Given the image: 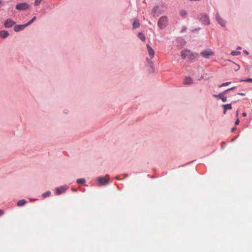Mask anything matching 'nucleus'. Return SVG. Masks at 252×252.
<instances>
[{"mask_svg": "<svg viewBox=\"0 0 252 252\" xmlns=\"http://www.w3.org/2000/svg\"><path fill=\"white\" fill-rule=\"evenodd\" d=\"M41 0H35V1H34V5L36 6L38 5L41 2Z\"/></svg>", "mask_w": 252, "mask_h": 252, "instance_id": "27", "label": "nucleus"}, {"mask_svg": "<svg viewBox=\"0 0 252 252\" xmlns=\"http://www.w3.org/2000/svg\"><path fill=\"white\" fill-rule=\"evenodd\" d=\"M15 24V22L10 19H7L4 23V26L6 28L12 27Z\"/></svg>", "mask_w": 252, "mask_h": 252, "instance_id": "5", "label": "nucleus"}, {"mask_svg": "<svg viewBox=\"0 0 252 252\" xmlns=\"http://www.w3.org/2000/svg\"><path fill=\"white\" fill-rule=\"evenodd\" d=\"M29 5L27 3H20L16 5V9L19 10H25L29 8Z\"/></svg>", "mask_w": 252, "mask_h": 252, "instance_id": "4", "label": "nucleus"}, {"mask_svg": "<svg viewBox=\"0 0 252 252\" xmlns=\"http://www.w3.org/2000/svg\"><path fill=\"white\" fill-rule=\"evenodd\" d=\"M98 182L100 185H105L108 182V180L105 178L100 177L98 178Z\"/></svg>", "mask_w": 252, "mask_h": 252, "instance_id": "8", "label": "nucleus"}, {"mask_svg": "<svg viewBox=\"0 0 252 252\" xmlns=\"http://www.w3.org/2000/svg\"><path fill=\"white\" fill-rule=\"evenodd\" d=\"M139 26H140V23L139 22V21L137 20H135L132 24L133 28V29L137 28L139 27Z\"/></svg>", "mask_w": 252, "mask_h": 252, "instance_id": "16", "label": "nucleus"}, {"mask_svg": "<svg viewBox=\"0 0 252 252\" xmlns=\"http://www.w3.org/2000/svg\"><path fill=\"white\" fill-rule=\"evenodd\" d=\"M4 214L3 210L0 209V216H2Z\"/></svg>", "mask_w": 252, "mask_h": 252, "instance_id": "30", "label": "nucleus"}, {"mask_svg": "<svg viewBox=\"0 0 252 252\" xmlns=\"http://www.w3.org/2000/svg\"><path fill=\"white\" fill-rule=\"evenodd\" d=\"M245 53H246V54H248V52L247 51H245Z\"/></svg>", "mask_w": 252, "mask_h": 252, "instance_id": "35", "label": "nucleus"}, {"mask_svg": "<svg viewBox=\"0 0 252 252\" xmlns=\"http://www.w3.org/2000/svg\"><path fill=\"white\" fill-rule=\"evenodd\" d=\"M158 6H155L153 8L151 13L154 17H156L161 14L158 12Z\"/></svg>", "mask_w": 252, "mask_h": 252, "instance_id": "6", "label": "nucleus"}, {"mask_svg": "<svg viewBox=\"0 0 252 252\" xmlns=\"http://www.w3.org/2000/svg\"><path fill=\"white\" fill-rule=\"evenodd\" d=\"M216 19L217 21L220 23V25H221V26H224L225 22L221 19V17L218 14H217L216 15Z\"/></svg>", "mask_w": 252, "mask_h": 252, "instance_id": "10", "label": "nucleus"}, {"mask_svg": "<svg viewBox=\"0 0 252 252\" xmlns=\"http://www.w3.org/2000/svg\"><path fill=\"white\" fill-rule=\"evenodd\" d=\"M181 56L183 59L189 60L193 59L195 57L193 53L187 49L183 50L181 52Z\"/></svg>", "mask_w": 252, "mask_h": 252, "instance_id": "1", "label": "nucleus"}, {"mask_svg": "<svg viewBox=\"0 0 252 252\" xmlns=\"http://www.w3.org/2000/svg\"><path fill=\"white\" fill-rule=\"evenodd\" d=\"M138 36L143 41H144L146 39L145 35L142 33H139Z\"/></svg>", "mask_w": 252, "mask_h": 252, "instance_id": "18", "label": "nucleus"}, {"mask_svg": "<svg viewBox=\"0 0 252 252\" xmlns=\"http://www.w3.org/2000/svg\"><path fill=\"white\" fill-rule=\"evenodd\" d=\"M200 55L204 58H209L210 56L214 55V53L211 49H207L201 51Z\"/></svg>", "mask_w": 252, "mask_h": 252, "instance_id": "3", "label": "nucleus"}, {"mask_svg": "<svg viewBox=\"0 0 252 252\" xmlns=\"http://www.w3.org/2000/svg\"><path fill=\"white\" fill-rule=\"evenodd\" d=\"M226 93H224V91L219 94H214V96L217 98H221L223 94H225Z\"/></svg>", "mask_w": 252, "mask_h": 252, "instance_id": "19", "label": "nucleus"}, {"mask_svg": "<svg viewBox=\"0 0 252 252\" xmlns=\"http://www.w3.org/2000/svg\"><path fill=\"white\" fill-rule=\"evenodd\" d=\"M66 189L67 188L65 186H61L59 188H56V190L58 194H60L64 192Z\"/></svg>", "mask_w": 252, "mask_h": 252, "instance_id": "7", "label": "nucleus"}, {"mask_svg": "<svg viewBox=\"0 0 252 252\" xmlns=\"http://www.w3.org/2000/svg\"><path fill=\"white\" fill-rule=\"evenodd\" d=\"M36 19V17L34 16L33 18H32L28 23L24 24V27H27L29 25L31 24Z\"/></svg>", "mask_w": 252, "mask_h": 252, "instance_id": "20", "label": "nucleus"}, {"mask_svg": "<svg viewBox=\"0 0 252 252\" xmlns=\"http://www.w3.org/2000/svg\"><path fill=\"white\" fill-rule=\"evenodd\" d=\"M223 107L224 108L223 114H225L226 113V110L227 109H231L232 106L231 104H227L223 105Z\"/></svg>", "mask_w": 252, "mask_h": 252, "instance_id": "14", "label": "nucleus"}, {"mask_svg": "<svg viewBox=\"0 0 252 252\" xmlns=\"http://www.w3.org/2000/svg\"><path fill=\"white\" fill-rule=\"evenodd\" d=\"M27 203V201L25 199H22L19 200L17 203V205L18 207L24 206Z\"/></svg>", "mask_w": 252, "mask_h": 252, "instance_id": "15", "label": "nucleus"}, {"mask_svg": "<svg viewBox=\"0 0 252 252\" xmlns=\"http://www.w3.org/2000/svg\"><path fill=\"white\" fill-rule=\"evenodd\" d=\"M184 83L186 85H189L193 83L192 79L189 77H186L184 80Z\"/></svg>", "mask_w": 252, "mask_h": 252, "instance_id": "12", "label": "nucleus"}, {"mask_svg": "<svg viewBox=\"0 0 252 252\" xmlns=\"http://www.w3.org/2000/svg\"><path fill=\"white\" fill-rule=\"evenodd\" d=\"M223 102H226L227 101V97L225 96V94H223L221 98H220Z\"/></svg>", "mask_w": 252, "mask_h": 252, "instance_id": "26", "label": "nucleus"}, {"mask_svg": "<svg viewBox=\"0 0 252 252\" xmlns=\"http://www.w3.org/2000/svg\"><path fill=\"white\" fill-rule=\"evenodd\" d=\"M1 1L0 0V4L1 3Z\"/></svg>", "mask_w": 252, "mask_h": 252, "instance_id": "37", "label": "nucleus"}, {"mask_svg": "<svg viewBox=\"0 0 252 252\" xmlns=\"http://www.w3.org/2000/svg\"><path fill=\"white\" fill-rule=\"evenodd\" d=\"M35 199H31V201H34Z\"/></svg>", "mask_w": 252, "mask_h": 252, "instance_id": "36", "label": "nucleus"}, {"mask_svg": "<svg viewBox=\"0 0 252 252\" xmlns=\"http://www.w3.org/2000/svg\"><path fill=\"white\" fill-rule=\"evenodd\" d=\"M180 14L182 17H186L187 15V12L184 10L180 11Z\"/></svg>", "mask_w": 252, "mask_h": 252, "instance_id": "21", "label": "nucleus"}, {"mask_svg": "<svg viewBox=\"0 0 252 252\" xmlns=\"http://www.w3.org/2000/svg\"><path fill=\"white\" fill-rule=\"evenodd\" d=\"M239 94H240L241 95H244V94H243V93H240Z\"/></svg>", "mask_w": 252, "mask_h": 252, "instance_id": "34", "label": "nucleus"}, {"mask_svg": "<svg viewBox=\"0 0 252 252\" xmlns=\"http://www.w3.org/2000/svg\"><path fill=\"white\" fill-rule=\"evenodd\" d=\"M51 194V191H48L44 193H43L42 194V196L43 197H48L49 196H50Z\"/></svg>", "mask_w": 252, "mask_h": 252, "instance_id": "22", "label": "nucleus"}, {"mask_svg": "<svg viewBox=\"0 0 252 252\" xmlns=\"http://www.w3.org/2000/svg\"><path fill=\"white\" fill-rule=\"evenodd\" d=\"M235 88V87H232V88H230V89H227V90H226L224 91V93H226L227 92H228V91H230V90H234Z\"/></svg>", "mask_w": 252, "mask_h": 252, "instance_id": "28", "label": "nucleus"}, {"mask_svg": "<svg viewBox=\"0 0 252 252\" xmlns=\"http://www.w3.org/2000/svg\"><path fill=\"white\" fill-rule=\"evenodd\" d=\"M235 129H236V127H233V128H232V131H234V130H235Z\"/></svg>", "mask_w": 252, "mask_h": 252, "instance_id": "33", "label": "nucleus"}, {"mask_svg": "<svg viewBox=\"0 0 252 252\" xmlns=\"http://www.w3.org/2000/svg\"><path fill=\"white\" fill-rule=\"evenodd\" d=\"M9 35V33L6 31H1L0 32V36L2 38H5Z\"/></svg>", "mask_w": 252, "mask_h": 252, "instance_id": "11", "label": "nucleus"}, {"mask_svg": "<svg viewBox=\"0 0 252 252\" xmlns=\"http://www.w3.org/2000/svg\"><path fill=\"white\" fill-rule=\"evenodd\" d=\"M242 116H243V117H246V116H247V114H246V113H245V112L243 113V114H242Z\"/></svg>", "mask_w": 252, "mask_h": 252, "instance_id": "32", "label": "nucleus"}, {"mask_svg": "<svg viewBox=\"0 0 252 252\" xmlns=\"http://www.w3.org/2000/svg\"><path fill=\"white\" fill-rule=\"evenodd\" d=\"M240 52L239 51H232L231 52V54L233 55V56H237V55H239L240 54Z\"/></svg>", "mask_w": 252, "mask_h": 252, "instance_id": "24", "label": "nucleus"}, {"mask_svg": "<svg viewBox=\"0 0 252 252\" xmlns=\"http://www.w3.org/2000/svg\"><path fill=\"white\" fill-rule=\"evenodd\" d=\"M147 47L149 55L150 56L151 58H153L155 55L154 50L149 44L147 45Z\"/></svg>", "mask_w": 252, "mask_h": 252, "instance_id": "9", "label": "nucleus"}, {"mask_svg": "<svg viewBox=\"0 0 252 252\" xmlns=\"http://www.w3.org/2000/svg\"><path fill=\"white\" fill-rule=\"evenodd\" d=\"M230 83H231L230 82L223 83L222 84H221L220 85L219 87H222L223 86H227V85H229Z\"/></svg>", "mask_w": 252, "mask_h": 252, "instance_id": "25", "label": "nucleus"}, {"mask_svg": "<svg viewBox=\"0 0 252 252\" xmlns=\"http://www.w3.org/2000/svg\"><path fill=\"white\" fill-rule=\"evenodd\" d=\"M24 25L16 26L14 27V30L16 32L20 31L26 27H24Z\"/></svg>", "mask_w": 252, "mask_h": 252, "instance_id": "13", "label": "nucleus"}, {"mask_svg": "<svg viewBox=\"0 0 252 252\" xmlns=\"http://www.w3.org/2000/svg\"><path fill=\"white\" fill-rule=\"evenodd\" d=\"M239 123V119H237L235 122V125H238Z\"/></svg>", "mask_w": 252, "mask_h": 252, "instance_id": "31", "label": "nucleus"}, {"mask_svg": "<svg viewBox=\"0 0 252 252\" xmlns=\"http://www.w3.org/2000/svg\"><path fill=\"white\" fill-rule=\"evenodd\" d=\"M243 81H246V82H252V78H248Z\"/></svg>", "mask_w": 252, "mask_h": 252, "instance_id": "29", "label": "nucleus"}, {"mask_svg": "<svg viewBox=\"0 0 252 252\" xmlns=\"http://www.w3.org/2000/svg\"><path fill=\"white\" fill-rule=\"evenodd\" d=\"M85 181H86L84 179H79L77 180V182L78 184H83L85 183Z\"/></svg>", "mask_w": 252, "mask_h": 252, "instance_id": "23", "label": "nucleus"}, {"mask_svg": "<svg viewBox=\"0 0 252 252\" xmlns=\"http://www.w3.org/2000/svg\"><path fill=\"white\" fill-rule=\"evenodd\" d=\"M168 24V18L167 17L165 16H163L161 17L158 22V27L163 29L166 27Z\"/></svg>", "mask_w": 252, "mask_h": 252, "instance_id": "2", "label": "nucleus"}, {"mask_svg": "<svg viewBox=\"0 0 252 252\" xmlns=\"http://www.w3.org/2000/svg\"><path fill=\"white\" fill-rule=\"evenodd\" d=\"M203 22L204 23V24H210V22H209V17H208L207 15H205L204 16H203Z\"/></svg>", "mask_w": 252, "mask_h": 252, "instance_id": "17", "label": "nucleus"}]
</instances>
